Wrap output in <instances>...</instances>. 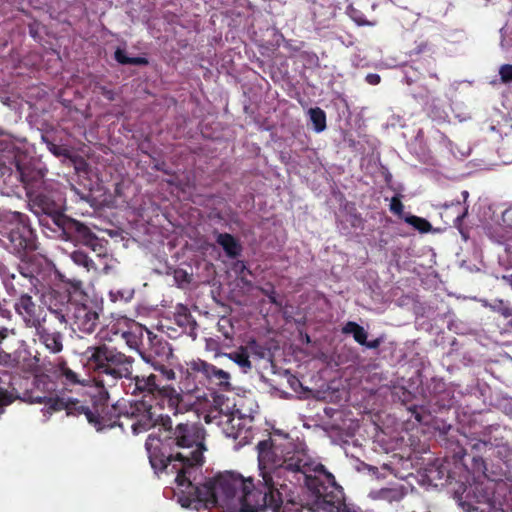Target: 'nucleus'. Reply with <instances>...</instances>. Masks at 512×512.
I'll return each mask as SVG.
<instances>
[{"label":"nucleus","instance_id":"dca6fc26","mask_svg":"<svg viewBox=\"0 0 512 512\" xmlns=\"http://www.w3.org/2000/svg\"><path fill=\"white\" fill-rule=\"evenodd\" d=\"M128 380L130 381L128 384V390H131L132 394L148 393L156 395L157 390L160 389L161 381L159 377L154 374H151L147 377L132 375V378Z\"/></svg>","mask_w":512,"mask_h":512},{"label":"nucleus","instance_id":"20e7f679","mask_svg":"<svg viewBox=\"0 0 512 512\" xmlns=\"http://www.w3.org/2000/svg\"><path fill=\"white\" fill-rule=\"evenodd\" d=\"M88 366L102 381L116 383L132 378L134 358L106 344L89 346L83 353Z\"/></svg>","mask_w":512,"mask_h":512},{"label":"nucleus","instance_id":"a211bd4d","mask_svg":"<svg viewBox=\"0 0 512 512\" xmlns=\"http://www.w3.org/2000/svg\"><path fill=\"white\" fill-rule=\"evenodd\" d=\"M216 242L223 248L229 258H236L241 253V245L228 233H217Z\"/></svg>","mask_w":512,"mask_h":512},{"label":"nucleus","instance_id":"f03ea898","mask_svg":"<svg viewBox=\"0 0 512 512\" xmlns=\"http://www.w3.org/2000/svg\"><path fill=\"white\" fill-rule=\"evenodd\" d=\"M0 193L4 196H20L26 191L30 210L35 216L44 214L58 217L62 213L59 193L48 187L44 174L31 165V157L23 146L8 138L0 137Z\"/></svg>","mask_w":512,"mask_h":512},{"label":"nucleus","instance_id":"864d4df0","mask_svg":"<svg viewBox=\"0 0 512 512\" xmlns=\"http://www.w3.org/2000/svg\"><path fill=\"white\" fill-rule=\"evenodd\" d=\"M473 490H474V489H473V487H472V486H471L469 489H466V490L464 491V493H465V498H469V497H470V493H471V491H473Z\"/></svg>","mask_w":512,"mask_h":512},{"label":"nucleus","instance_id":"37998d69","mask_svg":"<svg viewBox=\"0 0 512 512\" xmlns=\"http://www.w3.org/2000/svg\"><path fill=\"white\" fill-rule=\"evenodd\" d=\"M14 398L11 394L0 390V415L4 412L3 407L11 404Z\"/></svg>","mask_w":512,"mask_h":512},{"label":"nucleus","instance_id":"f704fd0d","mask_svg":"<svg viewBox=\"0 0 512 512\" xmlns=\"http://www.w3.org/2000/svg\"><path fill=\"white\" fill-rule=\"evenodd\" d=\"M224 415H225V413L219 414V410H216L215 408H213L204 416V420L208 424L216 422L217 424L224 426V423H225Z\"/></svg>","mask_w":512,"mask_h":512},{"label":"nucleus","instance_id":"2f4dec72","mask_svg":"<svg viewBox=\"0 0 512 512\" xmlns=\"http://www.w3.org/2000/svg\"><path fill=\"white\" fill-rule=\"evenodd\" d=\"M139 327H136L135 330H131L128 332H124L122 334L123 338L125 339L127 345L132 349H138L139 347V339L143 338L144 335H140Z\"/></svg>","mask_w":512,"mask_h":512},{"label":"nucleus","instance_id":"13d9d810","mask_svg":"<svg viewBox=\"0 0 512 512\" xmlns=\"http://www.w3.org/2000/svg\"><path fill=\"white\" fill-rule=\"evenodd\" d=\"M109 99H112V96L110 94V92L108 93V96H107Z\"/></svg>","mask_w":512,"mask_h":512},{"label":"nucleus","instance_id":"f3484780","mask_svg":"<svg viewBox=\"0 0 512 512\" xmlns=\"http://www.w3.org/2000/svg\"><path fill=\"white\" fill-rule=\"evenodd\" d=\"M156 395L167 400L168 407L174 411V414L182 413L186 410L184 394L181 391L178 392L174 387L170 385H162L160 382V389L157 390Z\"/></svg>","mask_w":512,"mask_h":512},{"label":"nucleus","instance_id":"4be33fe9","mask_svg":"<svg viewBox=\"0 0 512 512\" xmlns=\"http://www.w3.org/2000/svg\"><path fill=\"white\" fill-rule=\"evenodd\" d=\"M22 352L18 349L13 352L5 351L4 347L0 345V366L6 368H16L20 364Z\"/></svg>","mask_w":512,"mask_h":512},{"label":"nucleus","instance_id":"58836bf2","mask_svg":"<svg viewBox=\"0 0 512 512\" xmlns=\"http://www.w3.org/2000/svg\"><path fill=\"white\" fill-rule=\"evenodd\" d=\"M43 141L46 142L47 148L51 153H53L56 156H66L68 153V150L62 146H58L50 141L47 140L45 136H42Z\"/></svg>","mask_w":512,"mask_h":512},{"label":"nucleus","instance_id":"e433bc0d","mask_svg":"<svg viewBox=\"0 0 512 512\" xmlns=\"http://www.w3.org/2000/svg\"><path fill=\"white\" fill-rule=\"evenodd\" d=\"M501 82L504 84L512 83V65L504 64L499 68Z\"/></svg>","mask_w":512,"mask_h":512},{"label":"nucleus","instance_id":"cd10ccee","mask_svg":"<svg viewBox=\"0 0 512 512\" xmlns=\"http://www.w3.org/2000/svg\"><path fill=\"white\" fill-rule=\"evenodd\" d=\"M70 258L75 264L86 268L87 271H90L91 269H95L94 262L83 251H80V250L73 251L70 254Z\"/></svg>","mask_w":512,"mask_h":512},{"label":"nucleus","instance_id":"b1692460","mask_svg":"<svg viewBox=\"0 0 512 512\" xmlns=\"http://www.w3.org/2000/svg\"><path fill=\"white\" fill-rule=\"evenodd\" d=\"M231 361L236 363L244 373L248 372L251 369V362L249 360V356L247 354L246 349L241 348L237 351H233L230 353L224 354Z\"/></svg>","mask_w":512,"mask_h":512},{"label":"nucleus","instance_id":"39448f33","mask_svg":"<svg viewBox=\"0 0 512 512\" xmlns=\"http://www.w3.org/2000/svg\"><path fill=\"white\" fill-rule=\"evenodd\" d=\"M0 232L7 235L12 251L16 254L36 249L35 233L23 213L0 209Z\"/></svg>","mask_w":512,"mask_h":512},{"label":"nucleus","instance_id":"423d86ee","mask_svg":"<svg viewBox=\"0 0 512 512\" xmlns=\"http://www.w3.org/2000/svg\"><path fill=\"white\" fill-rule=\"evenodd\" d=\"M65 325H70L73 330L91 334L95 331L99 322L100 308L93 300L82 292H74L72 307Z\"/></svg>","mask_w":512,"mask_h":512},{"label":"nucleus","instance_id":"79ce46f5","mask_svg":"<svg viewBox=\"0 0 512 512\" xmlns=\"http://www.w3.org/2000/svg\"><path fill=\"white\" fill-rule=\"evenodd\" d=\"M318 8H319L318 5L315 3L313 5V14H314L315 19L321 18V16H322V14ZM333 14H334V9L331 6L327 7V11L325 13L326 17L324 19H319V23L323 22L325 19L331 18L333 16Z\"/></svg>","mask_w":512,"mask_h":512},{"label":"nucleus","instance_id":"ea45409f","mask_svg":"<svg viewBox=\"0 0 512 512\" xmlns=\"http://www.w3.org/2000/svg\"><path fill=\"white\" fill-rule=\"evenodd\" d=\"M17 330L15 328L9 327H0V345L4 347V343L6 340L10 339V337H16Z\"/></svg>","mask_w":512,"mask_h":512},{"label":"nucleus","instance_id":"de8ad7c7","mask_svg":"<svg viewBox=\"0 0 512 512\" xmlns=\"http://www.w3.org/2000/svg\"><path fill=\"white\" fill-rule=\"evenodd\" d=\"M380 80H381L380 76L375 73H370L366 76V81L370 85H377L380 83Z\"/></svg>","mask_w":512,"mask_h":512},{"label":"nucleus","instance_id":"c9c22d12","mask_svg":"<svg viewBox=\"0 0 512 512\" xmlns=\"http://www.w3.org/2000/svg\"><path fill=\"white\" fill-rule=\"evenodd\" d=\"M261 292L269 299L270 303L282 307V301L278 298L276 291L272 285L262 287Z\"/></svg>","mask_w":512,"mask_h":512},{"label":"nucleus","instance_id":"6e6552de","mask_svg":"<svg viewBox=\"0 0 512 512\" xmlns=\"http://www.w3.org/2000/svg\"><path fill=\"white\" fill-rule=\"evenodd\" d=\"M138 330L140 335L145 334L148 339V346L139 351L141 358L153 368L161 367V363H165L173 355L169 343L145 327L139 326Z\"/></svg>","mask_w":512,"mask_h":512},{"label":"nucleus","instance_id":"bb28decb","mask_svg":"<svg viewBox=\"0 0 512 512\" xmlns=\"http://www.w3.org/2000/svg\"><path fill=\"white\" fill-rule=\"evenodd\" d=\"M115 59L123 65H146L148 60L144 57H129L122 49L115 51Z\"/></svg>","mask_w":512,"mask_h":512},{"label":"nucleus","instance_id":"a19ab883","mask_svg":"<svg viewBox=\"0 0 512 512\" xmlns=\"http://www.w3.org/2000/svg\"><path fill=\"white\" fill-rule=\"evenodd\" d=\"M489 442H487L486 437L483 439H478L472 444V449L479 453H487L489 452L488 446Z\"/></svg>","mask_w":512,"mask_h":512},{"label":"nucleus","instance_id":"a18cd8bd","mask_svg":"<svg viewBox=\"0 0 512 512\" xmlns=\"http://www.w3.org/2000/svg\"><path fill=\"white\" fill-rule=\"evenodd\" d=\"M154 369L160 371L162 376L166 380H173V379H175V372L172 369L167 368L164 363H161V367L154 368Z\"/></svg>","mask_w":512,"mask_h":512},{"label":"nucleus","instance_id":"5fc2aeb1","mask_svg":"<svg viewBox=\"0 0 512 512\" xmlns=\"http://www.w3.org/2000/svg\"><path fill=\"white\" fill-rule=\"evenodd\" d=\"M406 81L408 84H411L414 81V79L406 74Z\"/></svg>","mask_w":512,"mask_h":512},{"label":"nucleus","instance_id":"9d476101","mask_svg":"<svg viewBox=\"0 0 512 512\" xmlns=\"http://www.w3.org/2000/svg\"><path fill=\"white\" fill-rule=\"evenodd\" d=\"M193 370L204 380V386H215L222 390H230V374L216 366L201 360L194 365Z\"/></svg>","mask_w":512,"mask_h":512},{"label":"nucleus","instance_id":"473e14b6","mask_svg":"<svg viewBox=\"0 0 512 512\" xmlns=\"http://www.w3.org/2000/svg\"><path fill=\"white\" fill-rule=\"evenodd\" d=\"M229 399L223 394L213 393V408L219 410V414L221 413H230V407L226 402Z\"/></svg>","mask_w":512,"mask_h":512},{"label":"nucleus","instance_id":"393cba45","mask_svg":"<svg viewBox=\"0 0 512 512\" xmlns=\"http://www.w3.org/2000/svg\"><path fill=\"white\" fill-rule=\"evenodd\" d=\"M481 303L484 307L490 308L492 311L501 314L505 318L512 316V307L507 301L502 299H495L492 302H489L488 300L484 299L481 300Z\"/></svg>","mask_w":512,"mask_h":512},{"label":"nucleus","instance_id":"c03bdc74","mask_svg":"<svg viewBox=\"0 0 512 512\" xmlns=\"http://www.w3.org/2000/svg\"><path fill=\"white\" fill-rule=\"evenodd\" d=\"M403 204L398 197H393L390 202V211L394 214L401 215L403 212Z\"/></svg>","mask_w":512,"mask_h":512},{"label":"nucleus","instance_id":"6e6d98bb","mask_svg":"<svg viewBox=\"0 0 512 512\" xmlns=\"http://www.w3.org/2000/svg\"><path fill=\"white\" fill-rule=\"evenodd\" d=\"M462 195H463V197L466 199V198L468 197V192H467V191H463V192H462Z\"/></svg>","mask_w":512,"mask_h":512},{"label":"nucleus","instance_id":"4d7b16f0","mask_svg":"<svg viewBox=\"0 0 512 512\" xmlns=\"http://www.w3.org/2000/svg\"><path fill=\"white\" fill-rule=\"evenodd\" d=\"M1 248H5V246H4V242L2 241V239H0V249H1Z\"/></svg>","mask_w":512,"mask_h":512},{"label":"nucleus","instance_id":"412c9836","mask_svg":"<svg viewBox=\"0 0 512 512\" xmlns=\"http://www.w3.org/2000/svg\"><path fill=\"white\" fill-rule=\"evenodd\" d=\"M174 318L177 325L185 329H194V327L196 326V322L189 313L188 308L182 304L177 305Z\"/></svg>","mask_w":512,"mask_h":512},{"label":"nucleus","instance_id":"1a4fd4ad","mask_svg":"<svg viewBox=\"0 0 512 512\" xmlns=\"http://www.w3.org/2000/svg\"><path fill=\"white\" fill-rule=\"evenodd\" d=\"M61 235L65 237L66 240L91 247L94 251L98 245V238L89 227L69 217H67V220H62Z\"/></svg>","mask_w":512,"mask_h":512},{"label":"nucleus","instance_id":"4c0bfd02","mask_svg":"<svg viewBox=\"0 0 512 512\" xmlns=\"http://www.w3.org/2000/svg\"><path fill=\"white\" fill-rule=\"evenodd\" d=\"M8 300L0 297V319L5 321H11L13 319V313L8 307Z\"/></svg>","mask_w":512,"mask_h":512},{"label":"nucleus","instance_id":"49530a36","mask_svg":"<svg viewBox=\"0 0 512 512\" xmlns=\"http://www.w3.org/2000/svg\"><path fill=\"white\" fill-rule=\"evenodd\" d=\"M382 342L383 338L379 337L371 341L366 340V344H364L363 346H365L368 349H377L382 344Z\"/></svg>","mask_w":512,"mask_h":512},{"label":"nucleus","instance_id":"7c9ffc66","mask_svg":"<svg viewBox=\"0 0 512 512\" xmlns=\"http://www.w3.org/2000/svg\"><path fill=\"white\" fill-rule=\"evenodd\" d=\"M486 439L487 442L491 443L488 446L489 451H494L495 449H497V454L499 456H506L508 452V447L502 437L493 436Z\"/></svg>","mask_w":512,"mask_h":512},{"label":"nucleus","instance_id":"5701e85b","mask_svg":"<svg viewBox=\"0 0 512 512\" xmlns=\"http://www.w3.org/2000/svg\"><path fill=\"white\" fill-rule=\"evenodd\" d=\"M55 373L63 378L66 384L80 383L79 375L71 370L64 360H58L55 365Z\"/></svg>","mask_w":512,"mask_h":512},{"label":"nucleus","instance_id":"ddd939ff","mask_svg":"<svg viewBox=\"0 0 512 512\" xmlns=\"http://www.w3.org/2000/svg\"><path fill=\"white\" fill-rule=\"evenodd\" d=\"M15 312L21 317L27 328H34L41 322H45V317H40L36 313V304L29 294H22L14 303Z\"/></svg>","mask_w":512,"mask_h":512},{"label":"nucleus","instance_id":"2eb2a0df","mask_svg":"<svg viewBox=\"0 0 512 512\" xmlns=\"http://www.w3.org/2000/svg\"><path fill=\"white\" fill-rule=\"evenodd\" d=\"M36 341L45 346L51 353L57 354L63 350V334L59 331H52L45 326V322L33 328Z\"/></svg>","mask_w":512,"mask_h":512},{"label":"nucleus","instance_id":"c756f323","mask_svg":"<svg viewBox=\"0 0 512 512\" xmlns=\"http://www.w3.org/2000/svg\"><path fill=\"white\" fill-rule=\"evenodd\" d=\"M154 425V420L151 413L141 416L135 423L132 424L134 434L142 433Z\"/></svg>","mask_w":512,"mask_h":512},{"label":"nucleus","instance_id":"f257e3e1","mask_svg":"<svg viewBox=\"0 0 512 512\" xmlns=\"http://www.w3.org/2000/svg\"><path fill=\"white\" fill-rule=\"evenodd\" d=\"M165 436L151 433L145 442L149 461L155 472L165 471L175 475L178 486V502L182 507L199 510L201 507L219 505L226 512H279L284 498L291 492L288 476L272 474L282 468L289 446H305L303 442L272 439L257 444L258 466L261 480L254 483L240 474L226 472L203 483L197 481L199 467L203 463L205 429L195 422L177 423L165 429Z\"/></svg>","mask_w":512,"mask_h":512},{"label":"nucleus","instance_id":"0eeeda50","mask_svg":"<svg viewBox=\"0 0 512 512\" xmlns=\"http://www.w3.org/2000/svg\"><path fill=\"white\" fill-rule=\"evenodd\" d=\"M38 402L44 403V408L42 409L43 416L45 417V421L48 420L50 415L55 411L66 410L67 416H79L84 415L86 420L93 425L97 431H101L103 429L102 421L103 418L99 415L97 411L90 409L87 406L82 405L77 400H65L59 398H44L43 401L40 399Z\"/></svg>","mask_w":512,"mask_h":512},{"label":"nucleus","instance_id":"aec40b11","mask_svg":"<svg viewBox=\"0 0 512 512\" xmlns=\"http://www.w3.org/2000/svg\"><path fill=\"white\" fill-rule=\"evenodd\" d=\"M342 333L352 335L354 340L362 346L366 344V339L368 338V332L354 321H348L342 327Z\"/></svg>","mask_w":512,"mask_h":512},{"label":"nucleus","instance_id":"603ef678","mask_svg":"<svg viewBox=\"0 0 512 512\" xmlns=\"http://www.w3.org/2000/svg\"><path fill=\"white\" fill-rule=\"evenodd\" d=\"M503 215L505 218H509L510 216H512V207L510 209H507Z\"/></svg>","mask_w":512,"mask_h":512},{"label":"nucleus","instance_id":"f8f14e48","mask_svg":"<svg viewBox=\"0 0 512 512\" xmlns=\"http://www.w3.org/2000/svg\"><path fill=\"white\" fill-rule=\"evenodd\" d=\"M201 363V359L192 360L187 364L184 377L180 381V390L184 396L195 395L197 400L205 397V393L201 391V386H204V380L201 379L199 373L193 370L195 364Z\"/></svg>","mask_w":512,"mask_h":512},{"label":"nucleus","instance_id":"6ab92c4d","mask_svg":"<svg viewBox=\"0 0 512 512\" xmlns=\"http://www.w3.org/2000/svg\"><path fill=\"white\" fill-rule=\"evenodd\" d=\"M36 217L38 218L39 224L43 229H46L54 233H61L62 220H67V216H65L63 213H58V217L47 214Z\"/></svg>","mask_w":512,"mask_h":512},{"label":"nucleus","instance_id":"8fccbe9b","mask_svg":"<svg viewBox=\"0 0 512 512\" xmlns=\"http://www.w3.org/2000/svg\"><path fill=\"white\" fill-rule=\"evenodd\" d=\"M257 346H258L257 342L255 340H251V341L248 342V345H247L246 349L249 348V349L253 350L254 347H257Z\"/></svg>","mask_w":512,"mask_h":512},{"label":"nucleus","instance_id":"9b49d317","mask_svg":"<svg viewBox=\"0 0 512 512\" xmlns=\"http://www.w3.org/2000/svg\"><path fill=\"white\" fill-rule=\"evenodd\" d=\"M73 294L66 292H51L46 299V306L48 311L55 316V318L61 323L65 324L68 320L72 307Z\"/></svg>","mask_w":512,"mask_h":512},{"label":"nucleus","instance_id":"a878e982","mask_svg":"<svg viewBox=\"0 0 512 512\" xmlns=\"http://www.w3.org/2000/svg\"><path fill=\"white\" fill-rule=\"evenodd\" d=\"M308 115L315 132L320 133L326 129V114L321 108H310Z\"/></svg>","mask_w":512,"mask_h":512},{"label":"nucleus","instance_id":"72a5a7b5","mask_svg":"<svg viewBox=\"0 0 512 512\" xmlns=\"http://www.w3.org/2000/svg\"><path fill=\"white\" fill-rule=\"evenodd\" d=\"M405 221L421 232H427L431 227L427 220L417 216H409L405 218Z\"/></svg>","mask_w":512,"mask_h":512},{"label":"nucleus","instance_id":"4468645a","mask_svg":"<svg viewBox=\"0 0 512 512\" xmlns=\"http://www.w3.org/2000/svg\"><path fill=\"white\" fill-rule=\"evenodd\" d=\"M225 423L223 431L227 437L238 439L242 433H246L250 427L252 418L243 415L239 410H233L230 413H225Z\"/></svg>","mask_w":512,"mask_h":512},{"label":"nucleus","instance_id":"c85d7f7f","mask_svg":"<svg viewBox=\"0 0 512 512\" xmlns=\"http://www.w3.org/2000/svg\"><path fill=\"white\" fill-rule=\"evenodd\" d=\"M109 296H110L111 301H113V302H117V301L128 302L134 296V289L130 288V287L113 289L109 292Z\"/></svg>","mask_w":512,"mask_h":512},{"label":"nucleus","instance_id":"7ed1b4c3","mask_svg":"<svg viewBox=\"0 0 512 512\" xmlns=\"http://www.w3.org/2000/svg\"><path fill=\"white\" fill-rule=\"evenodd\" d=\"M291 452H286L285 465L272 475L281 478L284 473L288 476L287 483L293 494V489L303 483L311 493L313 499L310 503L311 512H355L346 508L342 503V487L338 485L335 477L323 464L314 458L307 446H289Z\"/></svg>","mask_w":512,"mask_h":512},{"label":"nucleus","instance_id":"09e8293b","mask_svg":"<svg viewBox=\"0 0 512 512\" xmlns=\"http://www.w3.org/2000/svg\"><path fill=\"white\" fill-rule=\"evenodd\" d=\"M431 115L434 119L438 121H445L447 118V115L445 113H440L438 111L432 110Z\"/></svg>","mask_w":512,"mask_h":512},{"label":"nucleus","instance_id":"3c124183","mask_svg":"<svg viewBox=\"0 0 512 512\" xmlns=\"http://www.w3.org/2000/svg\"><path fill=\"white\" fill-rule=\"evenodd\" d=\"M488 499V497L486 495H481V496H477L476 497V502L480 503V502H484Z\"/></svg>","mask_w":512,"mask_h":512}]
</instances>
